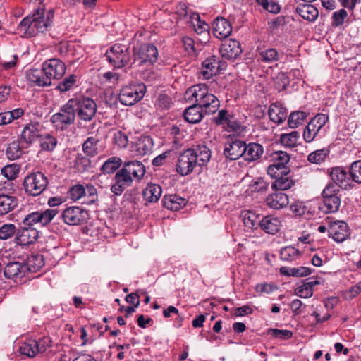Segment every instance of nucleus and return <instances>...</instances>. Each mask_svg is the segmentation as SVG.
<instances>
[{"label": "nucleus", "instance_id": "1", "mask_svg": "<svg viewBox=\"0 0 361 361\" xmlns=\"http://www.w3.org/2000/svg\"><path fill=\"white\" fill-rule=\"evenodd\" d=\"M211 152L205 145L187 149L178 157L176 171L182 176L191 173L197 166L205 165L210 159Z\"/></svg>", "mask_w": 361, "mask_h": 361}, {"label": "nucleus", "instance_id": "2", "mask_svg": "<svg viewBox=\"0 0 361 361\" xmlns=\"http://www.w3.org/2000/svg\"><path fill=\"white\" fill-rule=\"evenodd\" d=\"M73 102L78 126H85L95 117L97 111L96 102L87 97H74Z\"/></svg>", "mask_w": 361, "mask_h": 361}, {"label": "nucleus", "instance_id": "3", "mask_svg": "<svg viewBox=\"0 0 361 361\" xmlns=\"http://www.w3.org/2000/svg\"><path fill=\"white\" fill-rule=\"evenodd\" d=\"M75 120L76 112H75L73 98L62 105L59 112L53 114L50 119L54 127L61 130H64L68 126L73 124Z\"/></svg>", "mask_w": 361, "mask_h": 361}, {"label": "nucleus", "instance_id": "4", "mask_svg": "<svg viewBox=\"0 0 361 361\" xmlns=\"http://www.w3.org/2000/svg\"><path fill=\"white\" fill-rule=\"evenodd\" d=\"M159 51L157 48L150 44H144L140 47L133 48V63L135 67L144 65L150 66L157 62Z\"/></svg>", "mask_w": 361, "mask_h": 361}, {"label": "nucleus", "instance_id": "5", "mask_svg": "<svg viewBox=\"0 0 361 361\" xmlns=\"http://www.w3.org/2000/svg\"><path fill=\"white\" fill-rule=\"evenodd\" d=\"M106 56L110 63L115 68H122L126 66H134L133 58L127 46L116 44L106 51Z\"/></svg>", "mask_w": 361, "mask_h": 361}, {"label": "nucleus", "instance_id": "6", "mask_svg": "<svg viewBox=\"0 0 361 361\" xmlns=\"http://www.w3.org/2000/svg\"><path fill=\"white\" fill-rule=\"evenodd\" d=\"M329 121V116L324 114H318L312 118L303 130L304 140L310 143L317 137H322L325 135L324 127Z\"/></svg>", "mask_w": 361, "mask_h": 361}, {"label": "nucleus", "instance_id": "7", "mask_svg": "<svg viewBox=\"0 0 361 361\" xmlns=\"http://www.w3.org/2000/svg\"><path fill=\"white\" fill-rule=\"evenodd\" d=\"M146 92V86L142 82L130 83L123 87L118 99L126 106H131L141 100Z\"/></svg>", "mask_w": 361, "mask_h": 361}, {"label": "nucleus", "instance_id": "8", "mask_svg": "<svg viewBox=\"0 0 361 361\" xmlns=\"http://www.w3.org/2000/svg\"><path fill=\"white\" fill-rule=\"evenodd\" d=\"M48 185L47 176L42 172H33L25 177L23 187L25 192L32 196L42 193Z\"/></svg>", "mask_w": 361, "mask_h": 361}, {"label": "nucleus", "instance_id": "9", "mask_svg": "<svg viewBox=\"0 0 361 361\" xmlns=\"http://www.w3.org/2000/svg\"><path fill=\"white\" fill-rule=\"evenodd\" d=\"M340 190L334 184H328L322 192L323 205L320 207L325 213H334L339 209L341 198Z\"/></svg>", "mask_w": 361, "mask_h": 361}, {"label": "nucleus", "instance_id": "10", "mask_svg": "<svg viewBox=\"0 0 361 361\" xmlns=\"http://www.w3.org/2000/svg\"><path fill=\"white\" fill-rule=\"evenodd\" d=\"M58 214L56 209H47L27 214L23 220V226L44 227L48 225Z\"/></svg>", "mask_w": 361, "mask_h": 361}, {"label": "nucleus", "instance_id": "11", "mask_svg": "<svg viewBox=\"0 0 361 361\" xmlns=\"http://www.w3.org/2000/svg\"><path fill=\"white\" fill-rule=\"evenodd\" d=\"M290 155L284 151H274L269 154L271 164L267 167V172L269 176H277L276 173H289L286 165L290 161Z\"/></svg>", "mask_w": 361, "mask_h": 361}, {"label": "nucleus", "instance_id": "12", "mask_svg": "<svg viewBox=\"0 0 361 361\" xmlns=\"http://www.w3.org/2000/svg\"><path fill=\"white\" fill-rule=\"evenodd\" d=\"M61 218L68 225L75 226L85 223L89 219L88 211L80 207L73 206L66 208Z\"/></svg>", "mask_w": 361, "mask_h": 361}, {"label": "nucleus", "instance_id": "13", "mask_svg": "<svg viewBox=\"0 0 361 361\" xmlns=\"http://www.w3.org/2000/svg\"><path fill=\"white\" fill-rule=\"evenodd\" d=\"M42 66L45 72L44 74H47L51 81L61 79L66 71L65 63L56 58L46 60Z\"/></svg>", "mask_w": 361, "mask_h": 361}, {"label": "nucleus", "instance_id": "14", "mask_svg": "<svg viewBox=\"0 0 361 361\" xmlns=\"http://www.w3.org/2000/svg\"><path fill=\"white\" fill-rule=\"evenodd\" d=\"M328 232L329 236L337 243L345 241L350 235L348 224L338 220L329 222Z\"/></svg>", "mask_w": 361, "mask_h": 361}, {"label": "nucleus", "instance_id": "15", "mask_svg": "<svg viewBox=\"0 0 361 361\" xmlns=\"http://www.w3.org/2000/svg\"><path fill=\"white\" fill-rule=\"evenodd\" d=\"M114 183L111 187V191L115 195L119 196L126 188L131 186L134 180L123 169H118L114 178Z\"/></svg>", "mask_w": 361, "mask_h": 361}, {"label": "nucleus", "instance_id": "16", "mask_svg": "<svg viewBox=\"0 0 361 361\" xmlns=\"http://www.w3.org/2000/svg\"><path fill=\"white\" fill-rule=\"evenodd\" d=\"M227 153L231 160H235L243 156L245 149H246V143L241 140L239 137L233 136L231 134L227 135Z\"/></svg>", "mask_w": 361, "mask_h": 361}, {"label": "nucleus", "instance_id": "17", "mask_svg": "<svg viewBox=\"0 0 361 361\" xmlns=\"http://www.w3.org/2000/svg\"><path fill=\"white\" fill-rule=\"evenodd\" d=\"M224 63L216 56H212L204 60L202 63L200 75L204 79H209L212 76L221 73L224 69Z\"/></svg>", "mask_w": 361, "mask_h": 361}, {"label": "nucleus", "instance_id": "18", "mask_svg": "<svg viewBox=\"0 0 361 361\" xmlns=\"http://www.w3.org/2000/svg\"><path fill=\"white\" fill-rule=\"evenodd\" d=\"M28 270L29 267L25 262H10L4 268V276L7 279L18 280L25 276Z\"/></svg>", "mask_w": 361, "mask_h": 361}, {"label": "nucleus", "instance_id": "19", "mask_svg": "<svg viewBox=\"0 0 361 361\" xmlns=\"http://www.w3.org/2000/svg\"><path fill=\"white\" fill-rule=\"evenodd\" d=\"M33 20L32 27L35 31V35L38 32L43 33L51 26L53 18V13L50 11L45 17L42 11L37 10L32 15Z\"/></svg>", "mask_w": 361, "mask_h": 361}, {"label": "nucleus", "instance_id": "20", "mask_svg": "<svg viewBox=\"0 0 361 361\" xmlns=\"http://www.w3.org/2000/svg\"><path fill=\"white\" fill-rule=\"evenodd\" d=\"M330 176L336 188L338 186L345 190L352 188L350 174L343 167L333 168Z\"/></svg>", "mask_w": 361, "mask_h": 361}, {"label": "nucleus", "instance_id": "21", "mask_svg": "<svg viewBox=\"0 0 361 361\" xmlns=\"http://www.w3.org/2000/svg\"><path fill=\"white\" fill-rule=\"evenodd\" d=\"M39 236L37 227L23 226L17 232L16 243L20 245H28L34 243Z\"/></svg>", "mask_w": 361, "mask_h": 361}, {"label": "nucleus", "instance_id": "22", "mask_svg": "<svg viewBox=\"0 0 361 361\" xmlns=\"http://www.w3.org/2000/svg\"><path fill=\"white\" fill-rule=\"evenodd\" d=\"M134 181H140L145 174V166L137 160L125 161L121 167Z\"/></svg>", "mask_w": 361, "mask_h": 361}, {"label": "nucleus", "instance_id": "23", "mask_svg": "<svg viewBox=\"0 0 361 361\" xmlns=\"http://www.w3.org/2000/svg\"><path fill=\"white\" fill-rule=\"evenodd\" d=\"M260 228L267 234L275 235L282 227V221L274 215L264 216L259 221Z\"/></svg>", "mask_w": 361, "mask_h": 361}, {"label": "nucleus", "instance_id": "24", "mask_svg": "<svg viewBox=\"0 0 361 361\" xmlns=\"http://www.w3.org/2000/svg\"><path fill=\"white\" fill-rule=\"evenodd\" d=\"M42 126L39 123L27 124L21 133V140L27 145L32 144L42 137Z\"/></svg>", "mask_w": 361, "mask_h": 361}, {"label": "nucleus", "instance_id": "25", "mask_svg": "<svg viewBox=\"0 0 361 361\" xmlns=\"http://www.w3.org/2000/svg\"><path fill=\"white\" fill-rule=\"evenodd\" d=\"M44 67L41 69H30L26 73L27 80L38 87H48L51 85L47 74H44Z\"/></svg>", "mask_w": 361, "mask_h": 361}, {"label": "nucleus", "instance_id": "26", "mask_svg": "<svg viewBox=\"0 0 361 361\" xmlns=\"http://www.w3.org/2000/svg\"><path fill=\"white\" fill-rule=\"evenodd\" d=\"M267 205L274 209L286 207L289 203L288 196L281 191H276L266 198Z\"/></svg>", "mask_w": 361, "mask_h": 361}, {"label": "nucleus", "instance_id": "27", "mask_svg": "<svg viewBox=\"0 0 361 361\" xmlns=\"http://www.w3.org/2000/svg\"><path fill=\"white\" fill-rule=\"evenodd\" d=\"M270 120L277 124L282 123L288 116V111L281 103H272L268 111Z\"/></svg>", "mask_w": 361, "mask_h": 361}, {"label": "nucleus", "instance_id": "28", "mask_svg": "<svg viewBox=\"0 0 361 361\" xmlns=\"http://www.w3.org/2000/svg\"><path fill=\"white\" fill-rule=\"evenodd\" d=\"M207 91L205 85L198 84L188 88L185 93V99L190 102H195V104H199Z\"/></svg>", "mask_w": 361, "mask_h": 361}, {"label": "nucleus", "instance_id": "29", "mask_svg": "<svg viewBox=\"0 0 361 361\" xmlns=\"http://www.w3.org/2000/svg\"><path fill=\"white\" fill-rule=\"evenodd\" d=\"M188 200L177 195H164L162 204L167 209L178 211L187 204Z\"/></svg>", "mask_w": 361, "mask_h": 361}, {"label": "nucleus", "instance_id": "30", "mask_svg": "<svg viewBox=\"0 0 361 361\" xmlns=\"http://www.w3.org/2000/svg\"><path fill=\"white\" fill-rule=\"evenodd\" d=\"M277 176H270L275 180L271 184V188L276 191H282L290 189L293 185L294 181L287 176L288 173H276Z\"/></svg>", "mask_w": 361, "mask_h": 361}, {"label": "nucleus", "instance_id": "31", "mask_svg": "<svg viewBox=\"0 0 361 361\" xmlns=\"http://www.w3.org/2000/svg\"><path fill=\"white\" fill-rule=\"evenodd\" d=\"M206 114H213L217 111L219 107V101L213 94L209 93L208 90L203 99L197 104Z\"/></svg>", "mask_w": 361, "mask_h": 361}, {"label": "nucleus", "instance_id": "32", "mask_svg": "<svg viewBox=\"0 0 361 361\" xmlns=\"http://www.w3.org/2000/svg\"><path fill=\"white\" fill-rule=\"evenodd\" d=\"M243 120V118H237L234 115L227 114V133H233V136L239 137L245 130Z\"/></svg>", "mask_w": 361, "mask_h": 361}, {"label": "nucleus", "instance_id": "33", "mask_svg": "<svg viewBox=\"0 0 361 361\" xmlns=\"http://www.w3.org/2000/svg\"><path fill=\"white\" fill-rule=\"evenodd\" d=\"M296 12L305 20L314 22L319 16V11L312 4H302L296 8Z\"/></svg>", "mask_w": 361, "mask_h": 361}, {"label": "nucleus", "instance_id": "34", "mask_svg": "<svg viewBox=\"0 0 361 361\" xmlns=\"http://www.w3.org/2000/svg\"><path fill=\"white\" fill-rule=\"evenodd\" d=\"M161 193L162 190L159 185L150 183L143 190L142 195L146 202L152 203L159 200Z\"/></svg>", "mask_w": 361, "mask_h": 361}, {"label": "nucleus", "instance_id": "35", "mask_svg": "<svg viewBox=\"0 0 361 361\" xmlns=\"http://www.w3.org/2000/svg\"><path fill=\"white\" fill-rule=\"evenodd\" d=\"M203 110L197 104H193L184 111V118L186 121L191 123L200 122L203 117Z\"/></svg>", "mask_w": 361, "mask_h": 361}, {"label": "nucleus", "instance_id": "36", "mask_svg": "<svg viewBox=\"0 0 361 361\" xmlns=\"http://www.w3.org/2000/svg\"><path fill=\"white\" fill-rule=\"evenodd\" d=\"M264 153L262 145L258 143H249L246 145V149L243 154L245 159L252 161L259 159Z\"/></svg>", "mask_w": 361, "mask_h": 361}, {"label": "nucleus", "instance_id": "37", "mask_svg": "<svg viewBox=\"0 0 361 361\" xmlns=\"http://www.w3.org/2000/svg\"><path fill=\"white\" fill-rule=\"evenodd\" d=\"M18 205V199L14 196L0 195V216L12 211Z\"/></svg>", "mask_w": 361, "mask_h": 361}, {"label": "nucleus", "instance_id": "38", "mask_svg": "<svg viewBox=\"0 0 361 361\" xmlns=\"http://www.w3.org/2000/svg\"><path fill=\"white\" fill-rule=\"evenodd\" d=\"M280 273L287 276L302 277L310 275L312 274V269L306 267L292 268L282 267L280 268Z\"/></svg>", "mask_w": 361, "mask_h": 361}, {"label": "nucleus", "instance_id": "39", "mask_svg": "<svg viewBox=\"0 0 361 361\" xmlns=\"http://www.w3.org/2000/svg\"><path fill=\"white\" fill-rule=\"evenodd\" d=\"M33 20L32 16L24 18L19 23L17 31L22 37H31L35 36V31L32 27Z\"/></svg>", "mask_w": 361, "mask_h": 361}, {"label": "nucleus", "instance_id": "40", "mask_svg": "<svg viewBox=\"0 0 361 361\" xmlns=\"http://www.w3.org/2000/svg\"><path fill=\"white\" fill-rule=\"evenodd\" d=\"M279 256L282 261L292 262L300 257L301 252L293 246H286L281 249Z\"/></svg>", "mask_w": 361, "mask_h": 361}, {"label": "nucleus", "instance_id": "41", "mask_svg": "<svg viewBox=\"0 0 361 361\" xmlns=\"http://www.w3.org/2000/svg\"><path fill=\"white\" fill-rule=\"evenodd\" d=\"M240 217L244 225L249 228H257L259 226L260 221V220H259V216L251 210L242 211Z\"/></svg>", "mask_w": 361, "mask_h": 361}, {"label": "nucleus", "instance_id": "42", "mask_svg": "<svg viewBox=\"0 0 361 361\" xmlns=\"http://www.w3.org/2000/svg\"><path fill=\"white\" fill-rule=\"evenodd\" d=\"M226 19L218 16L212 23V32L214 37L220 40L226 39Z\"/></svg>", "mask_w": 361, "mask_h": 361}, {"label": "nucleus", "instance_id": "43", "mask_svg": "<svg viewBox=\"0 0 361 361\" xmlns=\"http://www.w3.org/2000/svg\"><path fill=\"white\" fill-rule=\"evenodd\" d=\"M23 154V149L19 141H13L11 142L6 149V155L8 159L11 160H15L20 158Z\"/></svg>", "mask_w": 361, "mask_h": 361}, {"label": "nucleus", "instance_id": "44", "mask_svg": "<svg viewBox=\"0 0 361 361\" xmlns=\"http://www.w3.org/2000/svg\"><path fill=\"white\" fill-rule=\"evenodd\" d=\"M300 135L298 131L282 134L280 137L281 143L285 147L293 148L298 145Z\"/></svg>", "mask_w": 361, "mask_h": 361}, {"label": "nucleus", "instance_id": "45", "mask_svg": "<svg viewBox=\"0 0 361 361\" xmlns=\"http://www.w3.org/2000/svg\"><path fill=\"white\" fill-rule=\"evenodd\" d=\"M37 347V341L30 339L22 344L20 347V351L23 355H26L28 357H34L39 353V350Z\"/></svg>", "mask_w": 361, "mask_h": 361}, {"label": "nucleus", "instance_id": "46", "mask_svg": "<svg viewBox=\"0 0 361 361\" xmlns=\"http://www.w3.org/2000/svg\"><path fill=\"white\" fill-rule=\"evenodd\" d=\"M241 53L239 42L231 38L227 39V59H235Z\"/></svg>", "mask_w": 361, "mask_h": 361}, {"label": "nucleus", "instance_id": "47", "mask_svg": "<svg viewBox=\"0 0 361 361\" xmlns=\"http://www.w3.org/2000/svg\"><path fill=\"white\" fill-rule=\"evenodd\" d=\"M153 145V140L149 136H142L137 142V151L145 155L152 151Z\"/></svg>", "mask_w": 361, "mask_h": 361}, {"label": "nucleus", "instance_id": "48", "mask_svg": "<svg viewBox=\"0 0 361 361\" xmlns=\"http://www.w3.org/2000/svg\"><path fill=\"white\" fill-rule=\"evenodd\" d=\"M76 82L77 76L74 74L69 75L59 82L56 86V90L61 92L69 91L75 85Z\"/></svg>", "mask_w": 361, "mask_h": 361}, {"label": "nucleus", "instance_id": "49", "mask_svg": "<svg viewBox=\"0 0 361 361\" xmlns=\"http://www.w3.org/2000/svg\"><path fill=\"white\" fill-rule=\"evenodd\" d=\"M123 165L119 158L111 157L107 159L102 166V171L106 173H112Z\"/></svg>", "mask_w": 361, "mask_h": 361}, {"label": "nucleus", "instance_id": "50", "mask_svg": "<svg viewBox=\"0 0 361 361\" xmlns=\"http://www.w3.org/2000/svg\"><path fill=\"white\" fill-rule=\"evenodd\" d=\"M307 118V114L303 111H295L290 114L288 124L290 128H295L300 126Z\"/></svg>", "mask_w": 361, "mask_h": 361}, {"label": "nucleus", "instance_id": "51", "mask_svg": "<svg viewBox=\"0 0 361 361\" xmlns=\"http://www.w3.org/2000/svg\"><path fill=\"white\" fill-rule=\"evenodd\" d=\"M329 154V150L326 148L317 149L308 155L307 160L310 163L319 164L325 161Z\"/></svg>", "mask_w": 361, "mask_h": 361}, {"label": "nucleus", "instance_id": "52", "mask_svg": "<svg viewBox=\"0 0 361 361\" xmlns=\"http://www.w3.org/2000/svg\"><path fill=\"white\" fill-rule=\"evenodd\" d=\"M99 140L94 137H88L82 145L83 152L89 156H94L97 154V145Z\"/></svg>", "mask_w": 361, "mask_h": 361}, {"label": "nucleus", "instance_id": "53", "mask_svg": "<svg viewBox=\"0 0 361 361\" xmlns=\"http://www.w3.org/2000/svg\"><path fill=\"white\" fill-rule=\"evenodd\" d=\"M26 265L30 271H37L44 265V257L42 255H31L27 259Z\"/></svg>", "mask_w": 361, "mask_h": 361}, {"label": "nucleus", "instance_id": "54", "mask_svg": "<svg viewBox=\"0 0 361 361\" xmlns=\"http://www.w3.org/2000/svg\"><path fill=\"white\" fill-rule=\"evenodd\" d=\"M262 61L264 63H269L277 61L280 59V54L276 49L270 48L259 53Z\"/></svg>", "mask_w": 361, "mask_h": 361}, {"label": "nucleus", "instance_id": "55", "mask_svg": "<svg viewBox=\"0 0 361 361\" xmlns=\"http://www.w3.org/2000/svg\"><path fill=\"white\" fill-rule=\"evenodd\" d=\"M154 104L156 108L159 110H168L172 104V99L166 94L160 93L158 94Z\"/></svg>", "mask_w": 361, "mask_h": 361}, {"label": "nucleus", "instance_id": "56", "mask_svg": "<svg viewBox=\"0 0 361 361\" xmlns=\"http://www.w3.org/2000/svg\"><path fill=\"white\" fill-rule=\"evenodd\" d=\"M348 12L344 8L334 12L331 17V25L334 27L342 25L348 19Z\"/></svg>", "mask_w": 361, "mask_h": 361}, {"label": "nucleus", "instance_id": "57", "mask_svg": "<svg viewBox=\"0 0 361 361\" xmlns=\"http://www.w3.org/2000/svg\"><path fill=\"white\" fill-rule=\"evenodd\" d=\"M349 174L352 181L361 183V160L354 161L351 164Z\"/></svg>", "mask_w": 361, "mask_h": 361}, {"label": "nucleus", "instance_id": "58", "mask_svg": "<svg viewBox=\"0 0 361 361\" xmlns=\"http://www.w3.org/2000/svg\"><path fill=\"white\" fill-rule=\"evenodd\" d=\"M269 184L262 178H257L250 183L249 188L252 192H263L268 188Z\"/></svg>", "mask_w": 361, "mask_h": 361}, {"label": "nucleus", "instance_id": "59", "mask_svg": "<svg viewBox=\"0 0 361 361\" xmlns=\"http://www.w3.org/2000/svg\"><path fill=\"white\" fill-rule=\"evenodd\" d=\"M41 137L40 145L43 150L51 151L55 148L57 144V140L54 137L49 134H47L44 137L42 136Z\"/></svg>", "mask_w": 361, "mask_h": 361}, {"label": "nucleus", "instance_id": "60", "mask_svg": "<svg viewBox=\"0 0 361 361\" xmlns=\"http://www.w3.org/2000/svg\"><path fill=\"white\" fill-rule=\"evenodd\" d=\"M16 233V226L13 224H4L0 227V239L7 240Z\"/></svg>", "mask_w": 361, "mask_h": 361}, {"label": "nucleus", "instance_id": "61", "mask_svg": "<svg viewBox=\"0 0 361 361\" xmlns=\"http://www.w3.org/2000/svg\"><path fill=\"white\" fill-rule=\"evenodd\" d=\"M18 172L19 169L15 164L7 165L1 169V173L8 180L15 179Z\"/></svg>", "mask_w": 361, "mask_h": 361}, {"label": "nucleus", "instance_id": "62", "mask_svg": "<svg viewBox=\"0 0 361 361\" xmlns=\"http://www.w3.org/2000/svg\"><path fill=\"white\" fill-rule=\"evenodd\" d=\"M295 293L300 298H308L312 296L313 290L310 288L309 286L304 283L302 286H298L295 289Z\"/></svg>", "mask_w": 361, "mask_h": 361}, {"label": "nucleus", "instance_id": "63", "mask_svg": "<svg viewBox=\"0 0 361 361\" xmlns=\"http://www.w3.org/2000/svg\"><path fill=\"white\" fill-rule=\"evenodd\" d=\"M289 84V80L284 73H280L276 77L275 86L279 91L284 90Z\"/></svg>", "mask_w": 361, "mask_h": 361}, {"label": "nucleus", "instance_id": "64", "mask_svg": "<svg viewBox=\"0 0 361 361\" xmlns=\"http://www.w3.org/2000/svg\"><path fill=\"white\" fill-rule=\"evenodd\" d=\"M72 200H78L85 197V187L82 185H76L71 188L70 190Z\"/></svg>", "mask_w": 361, "mask_h": 361}]
</instances>
